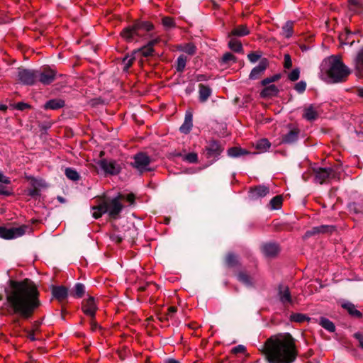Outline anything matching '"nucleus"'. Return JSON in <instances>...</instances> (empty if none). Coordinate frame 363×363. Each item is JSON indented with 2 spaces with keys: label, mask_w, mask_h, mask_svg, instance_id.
Here are the masks:
<instances>
[{
  "label": "nucleus",
  "mask_w": 363,
  "mask_h": 363,
  "mask_svg": "<svg viewBox=\"0 0 363 363\" xmlns=\"http://www.w3.org/2000/svg\"><path fill=\"white\" fill-rule=\"evenodd\" d=\"M5 294L6 310L9 315L16 318L15 323H19V318H30L41 306L38 288L30 279L11 280L5 289Z\"/></svg>",
  "instance_id": "obj_1"
},
{
  "label": "nucleus",
  "mask_w": 363,
  "mask_h": 363,
  "mask_svg": "<svg viewBox=\"0 0 363 363\" xmlns=\"http://www.w3.org/2000/svg\"><path fill=\"white\" fill-rule=\"evenodd\" d=\"M264 353L269 363H292L297 357L295 340L288 333L272 335L265 342Z\"/></svg>",
  "instance_id": "obj_2"
},
{
  "label": "nucleus",
  "mask_w": 363,
  "mask_h": 363,
  "mask_svg": "<svg viewBox=\"0 0 363 363\" xmlns=\"http://www.w3.org/2000/svg\"><path fill=\"white\" fill-rule=\"evenodd\" d=\"M153 29V25L148 21H135L131 26L125 28L121 33L122 38L128 43L137 41L145 35V33Z\"/></svg>",
  "instance_id": "obj_3"
},
{
  "label": "nucleus",
  "mask_w": 363,
  "mask_h": 363,
  "mask_svg": "<svg viewBox=\"0 0 363 363\" xmlns=\"http://www.w3.org/2000/svg\"><path fill=\"white\" fill-rule=\"evenodd\" d=\"M121 197H115L111 200L106 201L96 206L91 208L92 216L97 219L106 213H108L111 218H116L123 209L121 203Z\"/></svg>",
  "instance_id": "obj_4"
},
{
  "label": "nucleus",
  "mask_w": 363,
  "mask_h": 363,
  "mask_svg": "<svg viewBox=\"0 0 363 363\" xmlns=\"http://www.w3.org/2000/svg\"><path fill=\"white\" fill-rule=\"evenodd\" d=\"M350 74L348 68L339 60L335 59L332 61L328 76L331 82L338 83L346 80Z\"/></svg>",
  "instance_id": "obj_5"
},
{
  "label": "nucleus",
  "mask_w": 363,
  "mask_h": 363,
  "mask_svg": "<svg viewBox=\"0 0 363 363\" xmlns=\"http://www.w3.org/2000/svg\"><path fill=\"white\" fill-rule=\"evenodd\" d=\"M97 164L106 175H117L122 169L121 164L114 160L102 159Z\"/></svg>",
  "instance_id": "obj_6"
},
{
  "label": "nucleus",
  "mask_w": 363,
  "mask_h": 363,
  "mask_svg": "<svg viewBox=\"0 0 363 363\" xmlns=\"http://www.w3.org/2000/svg\"><path fill=\"white\" fill-rule=\"evenodd\" d=\"M37 70L20 67L18 69V80L24 85L31 86L38 81Z\"/></svg>",
  "instance_id": "obj_7"
},
{
  "label": "nucleus",
  "mask_w": 363,
  "mask_h": 363,
  "mask_svg": "<svg viewBox=\"0 0 363 363\" xmlns=\"http://www.w3.org/2000/svg\"><path fill=\"white\" fill-rule=\"evenodd\" d=\"M28 229L29 227L25 225L9 228L0 226V238L7 240L15 239L23 235Z\"/></svg>",
  "instance_id": "obj_8"
},
{
  "label": "nucleus",
  "mask_w": 363,
  "mask_h": 363,
  "mask_svg": "<svg viewBox=\"0 0 363 363\" xmlns=\"http://www.w3.org/2000/svg\"><path fill=\"white\" fill-rule=\"evenodd\" d=\"M38 81L43 85L50 84L56 78L57 72L50 67H44L37 70Z\"/></svg>",
  "instance_id": "obj_9"
},
{
  "label": "nucleus",
  "mask_w": 363,
  "mask_h": 363,
  "mask_svg": "<svg viewBox=\"0 0 363 363\" xmlns=\"http://www.w3.org/2000/svg\"><path fill=\"white\" fill-rule=\"evenodd\" d=\"M150 163V158L144 153H138L134 156V162L133 166L137 169L140 173L150 171L149 165Z\"/></svg>",
  "instance_id": "obj_10"
},
{
  "label": "nucleus",
  "mask_w": 363,
  "mask_h": 363,
  "mask_svg": "<svg viewBox=\"0 0 363 363\" xmlns=\"http://www.w3.org/2000/svg\"><path fill=\"white\" fill-rule=\"evenodd\" d=\"M314 173L315 182L320 184H323L328 179L334 178L335 176V171L330 167H318L317 169H314Z\"/></svg>",
  "instance_id": "obj_11"
},
{
  "label": "nucleus",
  "mask_w": 363,
  "mask_h": 363,
  "mask_svg": "<svg viewBox=\"0 0 363 363\" xmlns=\"http://www.w3.org/2000/svg\"><path fill=\"white\" fill-rule=\"evenodd\" d=\"M278 297L280 302L284 306L291 305L294 303L291 292L287 286L279 285L278 288Z\"/></svg>",
  "instance_id": "obj_12"
},
{
  "label": "nucleus",
  "mask_w": 363,
  "mask_h": 363,
  "mask_svg": "<svg viewBox=\"0 0 363 363\" xmlns=\"http://www.w3.org/2000/svg\"><path fill=\"white\" fill-rule=\"evenodd\" d=\"M222 150L218 143L212 141L208 147H206L205 155L208 159H213L215 160L221 153Z\"/></svg>",
  "instance_id": "obj_13"
},
{
  "label": "nucleus",
  "mask_w": 363,
  "mask_h": 363,
  "mask_svg": "<svg viewBox=\"0 0 363 363\" xmlns=\"http://www.w3.org/2000/svg\"><path fill=\"white\" fill-rule=\"evenodd\" d=\"M269 65L268 60L266 58H262L257 66L254 67L250 74V79H258L266 70Z\"/></svg>",
  "instance_id": "obj_14"
},
{
  "label": "nucleus",
  "mask_w": 363,
  "mask_h": 363,
  "mask_svg": "<svg viewBox=\"0 0 363 363\" xmlns=\"http://www.w3.org/2000/svg\"><path fill=\"white\" fill-rule=\"evenodd\" d=\"M82 310L86 315L94 318L97 306L93 297H89L83 303Z\"/></svg>",
  "instance_id": "obj_15"
},
{
  "label": "nucleus",
  "mask_w": 363,
  "mask_h": 363,
  "mask_svg": "<svg viewBox=\"0 0 363 363\" xmlns=\"http://www.w3.org/2000/svg\"><path fill=\"white\" fill-rule=\"evenodd\" d=\"M269 193V187L264 185H259L250 189V197L251 199L255 200L266 196Z\"/></svg>",
  "instance_id": "obj_16"
},
{
  "label": "nucleus",
  "mask_w": 363,
  "mask_h": 363,
  "mask_svg": "<svg viewBox=\"0 0 363 363\" xmlns=\"http://www.w3.org/2000/svg\"><path fill=\"white\" fill-rule=\"evenodd\" d=\"M158 43L157 39L150 40L146 45L133 52V55H141L144 57L151 56L154 52L153 47Z\"/></svg>",
  "instance_id": "obj_17"
},
{
  "label": "nucleus",
  "mask_w": 363,
  "mask_h": 363,
  "mask_svg": "<svg viewBox=\"0 0 363 363\" xmlns=\"http://www.w3.org/2000/svg\"><path fill=\"white\" fill-rule=\"evenodd\" d=\"M300 130L297 128H293L289 131L284 134L281 138V142L286 144H292L298 139Z\"/></svg>",
  "instance_id": "obj_18"
},
{
  "label": "nucleus",
  "mask_w": 363,
  "mask_h": 363,
  "mask_svg": "<svg viewBox=\"0 0 363 363\" xmlns=\"http://www.w3.org/2000/svg\"><path fill=\"white\" fill-rule=\"evenodd\" d=\"M262 252L267 257H274L279 252V247L274 242L265 243L262 247Z\"/></svg>",
  "instance_id": "obj_19"
},
{
  "label": "nucleus",
  "mask_w": 363,
  "mask_h": 363,
  "mask_svg": "<svg viewBox=\"0 0 363 363\" xmlns=\"http://www.w3.org/2000/svg\"><path fill=\"white\" fill-rule=\"evenodd\" d=\"M52 296L59 301H63L68 296V289L63 286H54L52 289Z\"/></svg>",
  "instance_id": "obj_20"
},
{
  "label": "nucleus",
  "mask_w": 363,
  "mask_h": 363,
  "mask_svg": "<svg viewBox=\"0 0 363 363\" xmlns=\"http://www.w3.org/2000/svg\"><path fill=\"white\" fill-rule=\"evenodd\" d=\"M250 34V30L245 25H239L231 30L228 33V37H243Z\"/></svg>",
  "instance_id": "obj_21"
},
{
  "label": "nucleus",
  "mask_w": 363,
  "mask_h": 363,
  "mask_svg": "<svg viewBox=\"0 0 363 363\" xmlns=\"http://www.w3.org/2000/svg\"><path fill=\"white\" fill-rule=\"evenodd\" d=\"M334 229V227L332 225H320L313 228L311 230H308L306 234L305 237H310L316 234L319 233H325L327 232H330Z\"/></svg>",
  "instance_id": "obj_22"
},
{
  "label": "nucleus",
  "mask_w": 363,
  "mask_h": 363,
  "mask_svg": "<svg viewBox=\"0 0 363 363\" xmlns=\"http://www.w3.org/2000/svg\"><path fill=\"white\" fill-rule=\"evenodd\" d=\"M342 307L345 308L348 312V313L352 317L360 318L362 316V313L356 308L355 306L353 303L350 302L343 303L342 304Z\"/></svg>",
  "instance_id": "obj_23"
},
{
  "label": "nucleus",
  "mask_w": 363,
  "mask_h": 363,
  "mask_svg": "<svg viewBox=\"0 0 363 363\" xmlns=\"http://www.w3.org/2000/svg\"><path fill=\"white\" fill-rule=\"evenodd\" d=\"M65 106V101L60 99H54L49 100L44 105L45 109L57 110L62 108Z\"/></svg>",
  "instance_id": "obj_24"
},
{
  "label": "nucleus",
  "mask_w": 363,
  "mask_h": 363,
  "mask_svg": "<svg viewBox=\"0 0 363 363\" xmlns=\"http://www.w3.org/2000/svg\"><path fill=\"white\" fill-rule=\"evenodd\" d=\"M199 88V101L201 102H205L208 100L209 96L211 95V89L204 84H200Z\"/></svg>",
  "instance_id": "obj_25"
},
{
  "label": "nucleus",
  "mask_w": 363,
  "mask_h": 363,
  "mask_svg": "<svg viewBox=\"0 0 363 363\" xmlns=\"http://www.w3.org/2000/svg\"><path fill=\"white\" fill-rule=\"evenodd\" d=\"M318 111L312 105L304 108L303 117L307 121H314L318 118Z\"/></svg>",
  "instance_id": "obj_26"
},
{
  "label": "nucleus",
  "mask_w": 363,
  "mask_h": 363,
  "mask_svg": "<svg viewBox=\"0 0 363 363\" xmlns=\"http://www.w3.org/2000/svg\"><path fill=\"white\" fill-rule=\"evenodd\" d=\"M192 121V115L191 113H186L185 116L184 122L179 128L180 131L184 134L189 133L193 125Z\"/></svg>",
  "instance_id": "obj_27"
},
{
  "label": "nucleus",
  "mask_w": 363,
  "mask_h": 363,
  "mask_svg": "<svg viewBox=\"0 0 363 363\" xmlns=\"http://www.w3.org/2000/svg\"><path fill=\"white\" fill-rule=\"evenodd\" d=\"M229 38H230V40L228 42L229 48L235 52H242L243 50V48H242V45L241 42L233 37H231Z\"/></svg>",
  "instance_id": "obj_28"
},
{
  "label": "nucleus",
  "mask_w": 363,
  "mask_h": 363,
  "mask_svg": "<svg viewBox=\"0 0 363 363\" xmlns=\"http://www.w3.org/2000/svg\"><path fill=\"white\" fill-rule=\"evenodd\" d=\"M294 22L291 21H287L282 27L281 35L286 38H289L294 34Z\"/></svg>",
  "instance_id": "obj_29"
},
{
  "label": "nucleus",
  "mask_w": 363,
  "mask_h": 363,
  "mask_svg": "<svg viewBox=\"0 0 363 363\" xmlns=\"http://www.w3.org/2000/svg\"><path fill=\"white\" fill-rule=\"evenodd\" d=\"M279 91V89L274 84L269 85L265 87L261 92L262 97H272L276 96Z\"/></svg>",
  "instance_id": "obj_30"
},
{
  "label": "nucleus",
  "mask_w": 363,
  "mask_h": 363,
  "mask_svg": "<svg viewBox=\"0 0 363 363\" xmlns=\"http://www.w3.org/2000/svg\"><path fill=\"white\" fill-rule=\"evenodd\" d=\"M85 292V286L81 283H77L74 286L73 291L71 292V295L74 298H82Z\"/></svg>",
  "instance_id": "obj_31"
},
{
  "label": "nucleus",
  "mask_w": 363,
  "mask_h": 363,
  "mask_svg": "<svg viewBox=\"0 0 363 363\" xmlns=\"http://www.w3.org/2000/svg\"><path fill=\"white\" fill-rule=\"evenodd\" d=\"M238 279L240 282L248 287L253 286V279L244 272L239 273L238 275Z\"/></svg>",
  "instance_id": "obj_32"
},
{
  "label": "nucleus",
  "mask_w": 363,
  "mask_h": 363,
  "mask_svg": "<svg viewBox=\"0 0 363 363\" xmlns=\"http://www.w3.org/2000/svg\"><path fill=\"white\" fill-rule=\"evenodd\" d=\"M247 153L248 152L245 150L237 147H231L228 150V155L231 157H238Z\"/></svg>",
  "instance_id": "obj_33"
},
{
  "label": "nucleus",
  "mask_w": 363,
  "mask_h": 363,
  "mask_svg": "<svg viewBox=\"0 0 363 363\" xmlns=\"http://www.w3.org/2000/svg\"><path fill=\"white\" fill-rule=\"evenodd\" d=\"M320 325L329 332H334L335 327L332 321L326 318H320Z\"/></svg>",
  "instance_id": "obj_34"
},
{
  "label": "nucleus",
  "mask_w": 363,
  "mask_h": 363,
  "mask_svg": "<svg viewBox=\"0 0 363 363\" xmlns=\"http://www.w3.org/2000/svg\"><path fill=\"white\" fill-rule=\"evenodd\" d=\"M65 174L72 181H78L79 179V174L74 169L67 167L65 169Z\"/></svg>",
  "instance_id": "obj_35"
},
{
  "label": "nucleus",
  "mask_w": 363,
  "mask_h": 363,
  "mask_svg": "<svg viewBox=\"0 0 363 363\" xmlns=\"http://www.w3.org/2000/svg\"><path fill=\"white\" fill-rule=\"evenodd\" d=\"M186 61H187V59H186V57L182 55L178 57L177 60V70L178 72H183L185 67H186Z\"/></svg>",
  "instance_id": "obj_36"
},
{
  "label": "nucleus",
  "mask_w": 363,
  "mask_h": 363,
  "mask_svg": "<svg viewBox=\"0 0 363 363\" xmlns=\"http://www.w3.org/2000/svg\"><path fill=\"white\" fill-rule=\"evenodd\" d=\"M137 55H133V53L129 56H125L123 60V63L124 65L123 69L125 71H128V69L130 67V66L133 64V60L136 58Z\"/></svg>",
  "instance_id": "obj_37"
},
{
  "label": "nucleus",
  "mask_w": 363,
  "mask_h": 363,
  "mask_svg": "<svg viewBox=\"0 0 363 363\" xmlns=\"http://www.w3.org/2000/svg\"><path fill=\"white\" fill-rule=\"evenodd\" d=\"M270 143L267 139H262L257 143L256 147L262 152L266 151L270 147Z\"/></svg>",
  "instance_id": "obj_38"
},
{
  "label": "nucleus",
  "mask_w": 363,
  "mask_h": 363,
  "mask_svg": "<svg viewBox=\"0 0 363 363\" xmlns=\"http://www.w3.org/2000/svg\"><path fill=\"white\" fill-rule=\"evenodd\" d=\"M282 203V197L281 196H276L270 201V206L272 209H278L281 207Z\"/></svg>",
  "instance_id": "obj_39"
},
{
  "label": "nucleus",
  "mask_w": 363,
  "mask_h": 363,
  "mask_svg": "<svg viewBox=\"0 0 363 363\" xmlns=\"http://www.w3.org/2000/svg\"><path fill=\"white\" fill-rule=\"evenodd\" d=\"M351 9L358 11L363 9V1L362 0H349L348 1Z\"/></svg>",
  "instance_id": "obj_40"
},
{
  "label": "nucleus",
  "mask_w": 363,
  "mask_h": 363,
  "mask_svg": "<svg viewBox=\"0 0 363 363\" xmlns=\"http://www.w3.org/2000/svg\"><path fill=\"white\" fill-rule=\"evenodd\" d=\"M183 160L187 161L189 163H196L198 161V156L196 153L191 152L184 155Z\"/></svg>",
  "instance_id": "obj_41"
},
{
  "label": "nucleus",
  "mask_w": 363,
  "mask_h": 363,
  "mask_svg": "<svg viewBox=\"0 0 363 363\" xmlns=\"http://www.w3.org/2000/svg\"><path fill=\"white\" fill-rule=\"evenodd\" d=\"M196 46L191 43H188L184 45L182 50L189 55H194L196 52Z\"/></svg>",
  "instance_id": "obj_42"
},
{
  "label": "nucleus",
  "mask_w": 363,
  "mask_h": 363,
  "mask_svg": "<svg viewBox=\"0 0 363 363\" xmlns=\"http://www.w3.org/2000/svg\"><path fill=\"white\" fill-rule=\"evenodd\" d=\"M307 317L301 313H294L291 315V320L295 322L301 323L305 321Z\"/></svg>",
  "instance_id": "obj_43"
},
{
  "label": "nucleus",
  "mask_w": 363,
  "mask_h": 363,
  "mask_svg": "<svg viewBox=\"0 0 363 363\" xmlns=\"http://www.w3.org/2000/svg\"><path fill=\"white\" fill-rule=\"evenodd\" d=\"M299 76H300V71H299V69L298 68H296V69H294L289 74H288V78L292 81V82H295L296 80L298 79L299 78Z\"/></svg>",
  "instance_id": "obj_44"
},
{
  "label": "nucleus",
  "mask_w": 363,
  "mask_h": 363,
  "mask_svg": "<svg viewBox=\"0 0 363 363\" xmlns=\"http://www.w3.org/2000/svg\"><path fill=\"white\" fill-rule=\"evenodd\" d=\"M226 262L230 266H235L238 263V257L233 254H228L226 257Z\"/></svg>",
  "instance_id": "obj_45"
},
{
  "label": "nucleus",
  "mask_w": 363,
  "mask_h": 363,
  "mask_svg": "<svg viewBox=\"0 0 363 363\" xmlns=\"http://www.w3.org/2000/svg\"><path fill=\"white\" fill-rule=\"evenodd\" d=\"M162 24L167 29L173 28L175 26L173 19L170 17L163 18H162Z\"/></svg>",
  "instance_id": "obj_46"
},
{
  "label": "nucleus",
  "mask_w": 363,
  "mask_h": 363,
  "mask_svg": "<svg viewBox=\"0 0 363 363\" xmlns=\"http://www.w3.org/2000/svg\"><path fill=\"white\" fill-rule=\"evenodd\" d=\"M292 67V60L289 54H285L284 57V67L290 69Z\"/></svg>",
  "instance_id": "obj_47"
},
{
  "label": "nucleus",
  "mask_w": 363,
  "mask_h": 363,
  "mask_svg": "<svg viewBox=\"0 0 363 363\" xmlns=\"http://www.w3.org/2000/svg\"><path fill=\"white\" fill-rule=\"evenodd\" d=\"M120 198V200H126L128 202H129L130 204H133L134 203L135 196L133 194H120L118 196Z\"/></svg>",
  "instance_id": "obj_48"
},
{
  "label": "nucleus",
  "mask_w": 363,
  "mask_h": 363,
  "mask_svg": "<svg viewBox=\"0 0 363 363\" xmlns=\"http://www.w3.org/2000/svg\"><path fill=\"white\" fill-rule=\"evenodd\" d=\"M235 61V57L230 52L225 53L222 57V62L223 63H228L229 62Z\"/></svg>",
  "instance_id": "obj_49"
},
{
  "label": "nucleus",
  "mask_w": 363,
  "mask_h": 363,
  "mask_svg": "<svg viewBox=\"0 0 363 363\" xmlns=\"http://www.w3.org/2000/svg\"><path fill=\"white\" fill-rule=\"evenodd\" d=\"M306 88V83L303 81H301L295 84V90L298 93H303Z\"/></svg>",
  "instance_id": "obj_50"
},
{
  "label": "nucleus",
  "mask_w": 363,
  "mask_h": 363,
  "mask_svg": "<svg viewBox=\"0 0 363 363\" xmlns=\"http://www.w3.org/2000/svg\"><path fill=\"white\" fill-rule=\"evenodd\" d=\"M356 62L357 67L363 69V48L358 53L356 58Z\"/></svg>",
  "instance_id": "obj_51"
},
{
  "label": "nucleus",
  "mask_w": 363,
  "mask_h": 363,
  "mask_svg": "<svg viewBox=\"0 0 363 363\" xmlns=\"http://www.w3.org/2000/svg\"><path fill=\"white\" fill-rule=\"evenodd\" d=\"M261 57V55L257 52H250L247 55L248 60L252 62H256Z\"/></svg>",
  "instance_id": "obj_52"
},
{
  "label": "nucleus",
  "mask_w": 363,
  "mask_h": 363,
  "mask_svg": "<svg viewBox=\"0 0 363 363\" xmlns=\"http://www.w3.org/2000/svg\"><path fill=\"white\" fill-rule=\"evenodd\" d=\"M246 351V347L242 345H239L232 349L233 354L244 353Z\"/></svg>",
  "instance_id": "obj_53"
},
{
  "label": "nucleus",
  "mask_w": 363,
  "mask_h": 363,
  "mask_svg": "<svg viewBox=\"0 0 363 363\" xmlns=\"http://www.w3.org/2000/svg\"><path fill=\"white\" fill-rule=\"evenodd\" d=\"M28 108H30V105L26 103L19 102L16 104V108L20 111H23Z\"/></svg>",
  "instance_id": "obj_54"
},
{
  "label": "nucleus",
  "mask_w": 363,
  "mask_h": 363,
  "mask_svg": "<svg viewBox=\"0 0 363 363\" xmlns=\"http://www.w3.org/2000/svg\"><path fill=\"white\" fill-rule=\"evenodd\" d=\"M28 195L30 196H38L40 195V190L35 187L28 190Z\"/></svg>",
  "instance_id": "obj_55"
},
{
  "label": "nucleus",
  "mask_w": 363,
  "mask_h": 363,
  "mask_svg": "<svg viewBox=\"0 0 363 363\" xmlns=\"http://www.w3.org/2000/svg\"><path fill=\"white\" fill-rule=\"evenodd\" d=\"M354 337L358 340L359 345L363 348V335L359 333H356Z\"/></svg>",
  "instance_id": "obj_56"
},
{
  "label": "nucleus",
  "mask_w": 363,
  "mask_h": 363,
  "mask_svg": "<svg viewBox=\"0 0 363 363\" xmlns=\"http://www.w3.org/2000/svg\"><path fill=\"white\" fill-rule=\"evenodd\" d=\"M0 182L3 184H9L11 182L9 177H6L2 172H0Z\"/></svg>",
  "instance_id": "obj_57"
},
{
  "label": "nucleus",
  "mask_w": 363,
  "mask_h": 363,
  "mask_svg": "<svg viewBox=\"0 0 363 363\" xmlns=\"http://www.w3.org/2000/svg\"><path fill=\"white\" fill-rule=\"evenodd\" d=\"M0 194L9 196L11 194V192L6 189V187L0 184Z\"/></svg>",
  "instance_id": "obj_58"
},
{
  "label": "nucleus",
  "mask_w": 363,
  "mask_h": 363,
  "mask_svg": "<svg viewBox=\"0 0 363 363\" xmlns=\"http://www.w3.org/2000/svg\"><path fill=\"white\" fill-rule=\"evenodd\" d=\"M177 311V308L174 306L168 308V315L172 316Z\"/></svg>",
  "instance_id": "obj_59"
},
{
  "label": "nucleus",
  "mask_w": 363,
  "mask_h": 363,
  "mask_svg": "<svg viewBox=\"0 0 363 363\" xmlns=\"http://www.w3.org/2000/svg\"><path fill=\"white\" fill-rule=\"evenodd\" d=\"M272 82L271 77L266 78L262 81V84L265 86L267 84H269V83Z\"/></svg>",
  "instance_id": "obj_60"
},
{
  "label": "nucleus",
  "mask_w": 363,
  "mask_h": 363,
  "mask_svg": "<svg viewBox=\"0 0 363 363\" xmlns=\"http://www.w3.org/2000/svg\"><path fill=\"white\" fill-rule=\"evenodd\" d=\"M28 337L32 340V341H34L35 340V335H34V333L33 331H30L28 332Z\"/></svg>",
  "instance_id": "obj_61"
},
{
  "label": "nucleus",
  "mask_w": 363,
  "mask_h": 363,
  "mask_svg": "<svg viewBox=\"0 0 363 363\" xmlns=\"http://www.w3.org/2000/svg\"><path fill=\"white\" fill-rule=\"evenodd\" d=\"M165 363H180L179 361L174 359H167Z\"/></svg>",
  "instance_id": "obj_62"
},
{
  "label": "nucleus",
  "mask_w": 363,
  "mask_h": 363,
  "mask_svg": "<svg viewBox=\"0 0 363 363\" xmlns=\"http://www.w3.org/2000/svg\"><path fill=\"white\" fill-rule=\"evenodd\" d=\"M206 79V77L204 75H202V74H199L196 77V80L197 81H203V80H205Z\"/></svg>",
  "instance_id": "obj_63"
},
{
  "label": "nucleus",
  "mask_w": 363,
  "mask_h": 363,
  "mask_svg": "<svg viewBox=\"0 0 363 363\" xmlns=\"http://www.w3.org/2000/svg\"><path fill=\"white\" fill-rule=\"evenodd\" d=\"M91 327L92 330H95L97 328L98 325L96 323L91 322Z\"/></svg>",
  "instance_id": "obj_64"
}]
</instances>
